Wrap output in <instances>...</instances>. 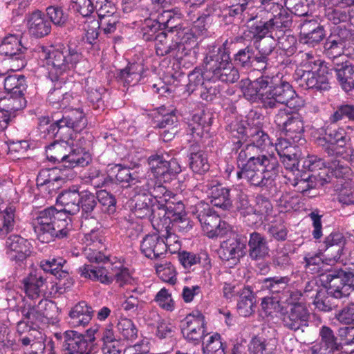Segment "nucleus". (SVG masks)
Returning a JSON list of instances; mask_svg holds the SVG:
<instances>
[{
  "instance_id": "obj_46",
  "label": "nucleus",
  "mask_w": 354,
  "mask_h": 354,
  "mask_svg": "<svg viewBox=\"0 0 354 354\" xmlns=\"http://www.w3.org/2000/svg\"><path fill=\"white\" fill-rule=\"evenodd\" d=\"M267 41H263L259 43L258 49L259 53L255 55L254 53L252 58V64L250 67L254 70L259 71H264L267 68L268 64V56L272 53L274 46L273 44L266 45Z\"/></svg>"
},
{
  "instance_id": "obj_39",
  "label": "nucleus",
  "mask_w": 354,
  "mask_h": 354,
  "mask_svg": "<svg viewBox=\"0 0 354 354\" xmlns=\"http://www.w3.org/2000/svg\"><path fill=\"white\" fill-rule=\"evenodd\" d=\"M178 261L184 268L190 270L192 267L200 264L205 270H209L212 268L211 259L206 252L196 254L185 250L178 252Z\"/></svg>"
},
{
  "instance_id": "obj_32",
  "label": "nucleus",
  "mask_w": 354,
  "mask_h": 354,
  "mask_svg": "<svg viewBox=\"0 0 354 354\" xmlns=\"http://www.w3.org/2000/svg\"><path fill=\"white\" fill-rule=\"evenodd\" d=\"M84 88L90 106L95 110H103L105 106L103 95L106 88L91 77L86 79Z\"/></svg>"
},
{
  "instance_id": "obj_41",
  "label": "nucleus",
  "mask_w": 354,
  "mask_h": 354,
  "mask_svg": "<svg viewBox=\"0 0 354 354\" xmlns=\"http://www.w3.org/2000/svg\"><path fill=\"white\" fill-rule=\"evenodd\" d=\"M255 297L252 290L247 286L242 288L239 292V299L237 303L239 314L243 317H249L254 312Z\"/></svg>"
},
{
  "instance_id": "obj_9",
  "label": "nucleus",
  "mask_w": 354,
  "mask_h": 354,
  "mask_svg": "<svg viewBox=\"0 0 354 354\" xmlns=\"http://www.w3.org/2000/svg\"><path fill=\"white\" fill-rule=\"evenodd\" d=\"M266 82H268L266 90V97L263 98V107L274 109L277 104H286L290 106V100L297 95L295 91L290 84L283 79L281 73H278L273 76H266Z\"/></svg>"
},
{
  "instance_id": "obj_31",
  "label": "nucleus",
  "mask_w": 354,
  "mask_h": 354,
  "mask_svg": "<svg viewBox=\"0 0 354 354\" xmlns=\"http://www.w3.org/2000/svg\"><path fill=\"white\" fill-rule=\"evenodd\" d=\"M165 244L164 239H160L159 233L146 235L141 243L140 250L145 256L151 259L161 258L165 254Z\"/></svg>"
},
{
  "instance_id": "obj_20",
  "label": "nucleus",
  "mask_w": 354,
  "mask_h": 354,
  "mask_svg": "<svg viewBox=\"0 0 354 354\" xmlns=\"http://www.w3.org/2000/svg\"><path fill=\"white\" fill-rule=\"evenodd\" d=\"M150 187V185L146 183L133 188V212L137 218H144L151 216L152 219L154 214H158V210L154 209L151 196L149 194Z\"/></svg>"
},
{
  "instance_id": "obj_16",
  "label": "nucleus",
  "mask_w": 354,
  "mask_h": 354,
  "mask_svg": "<svg viewBox=\"0 0 354 354\" xmlns=\"http://www.w3.org/2000/svg\"><path fill=\"white\" fill-rule=\"evenodd\" d=\"M333 125L326 121L322 128L324 136L318 139L319 145L329 156L338 154V147H344L351 142V138L344 127H333Z\"/></svg>"
},
{
  "instance_id": "obj_3",
  "label": "nucleus",
  "mask_w": 354,
  "mask_h": 354,
  "mask_svg": "<svg viewBox=\"0 0 354 354\" xmlns=\"http://www.w3.org/2000/svg\"><path fill=\"white\" fill-rule=\"evenodd\" d=\"M70 221L64 211L50 206L34 214L32 225L37 239L41 243H49L68 236Z\"/></svg>"
},
{
  "instance_id": "obj_15",
  "label": "nucleus",
  "mask_w": 354,
  "mask_h": 354,
  "mask_svg": "<svg viewBox=\"0 0 354 354\" xmlns=\"http://www.w3.org/2000/svg\"><path fill=\"white\" fill-rule=\"evenodd\" d=\"M280 319L283 326L291 331H304L309 325L310 314L305 304H295L288 307H281Z\"/></svg>"
},
{
  "instance_id": "obj_34",
  "label": "nucleus",
  "mask_w": 354,
  "mask_h": 354,
  "mask_svg": "<svg viewBox=\"0 0 354 354\" xmlns=\"http://www.w3.org/2000/svg\"><path fill=\"white\" fill-rule=\"evenodd\" d=\"M93 310L86 301H81L70 310L69 324L72 327L86 326L93 317Z\"/></svg>"
},
{
  "instance_id": "obj_61",
  "label": "nucleus",
  "mask_w": 354,
  "mask_h": 354,
  "mask_svg": "<svg viewBox=\"0 0 354 354\" xmlns=\"http://www.w3.org/2000/svg\"><path fill=\"white\" fill-rule=\"evenodd\" d=\"M50 119L48 117H42L39 118V129L41 132L44 133V138L52 139L57 137L59 133L62 134V131L64 129L63 127H61L59 119L45 127L44 125H48Z\"/></svg>"
},
{
  "instance_id": "obj_53",
  "label": "nucleus",
  "mask_w": 354,
  "mask_h": 354,
  "mask_svg": "<svg viewBox=\"0 0 354 354\" xmlns=\"http://www.w3.org/2000/svg\"><path fill=\"white\" fill-rule=\"evenodd\" d=\"M336 75L343 90L348 92L354 88V66H343L336 70Z\"/></svg>"
},
{
  "instance_id": "obj_17",
  "label": "nucleus",
  "mask_w": 354,
  "mask_h": 354,
  "mask_svg": "<svg viewBox=\"0 0 354 354\" xmlns=\"http://www.w3.org/2000/svg\"><path fill=\"white\" fill-rule=\"evenodd\" d=\"M6 180L0 176V213L1 225L0 236H5L12 232L16 224L17 202L10 201L8 195L11 189L4 188Z\"/></svg>"
},
{
  "instance_id": "obj_47",
  "label": "nucleus",
  "mask_w": 354,
  "mask_h": 354,
  "mask_svg": "<svg viewBox=\"0 0 354 354\" xmlns=\"http://www.w3.org/2000/svg\"><path fill=\"white\" fill-rule=\"evenodd\" d=\"M45 280L42 277L35 274H29L23 279L24 290L26 295L30 299L35 300L40 297L41 288L44 285Z\"/></svg>"
},
{
  "instance_id": "obj_7",
  "label": "nucleus",
  "mask_w": 354,
  "mask_h": 354,
  "mask_svg": "<svg viewBox=\"0 0 354 354\" xmlns=\"http://www.w3.org/2000/svg\"><path fill=\"white\" fill-rule=\"evenodd\" d=\"M188 212L200 222L203 231L207 237L214 239L221 237L230 231V226L221 219L208 203L193 197L187 201Z\"/></svg>"
},
{
  "instance_id": "obj_54",
  "label": "nucleus",
  "mask_w": 354,
  "mask_h": 354,
  "mask_svg": "<svg viewBox=\"0 0 354 354\" xmlns=\"http://www.w3.org/2000/svg\"><path fill=\"white\" fill-rule=\"evenodd\" d=\"M117 329L124 339L133 341L138 337V328L131 319L121 317L117 324Z\"/></svg>"
},
{
  "instance_id": "obj_30",
  "label": "nucleus",
  "mask_w": 354,
  "mask_h": 354,
  "mask_svg": "<svg viewBox=\"0 0 354 354\" xmlns=\"http://www.w3.org/2000/svg\"><path fill=\"white\" fill-rule=\"evenodd\" d=\"M212 122V117L208 113L202 111L196 113L188 124L187 133L196 141L200 142L208 134Z\"/></svg>"
},
{
  "instance_id": "obj_33",
  "label": "nucleus",
  "mask_w": 354,
  "mask_h": 354,
  "mask_svg": "<svg viewBox=\"0 0 354 354\" xmlns=\"http://www.w3.org/2000/svg\"><path fill=\"white\" fill-rule=\"evenodd\" d=\"M248 254L252 260H263L269 256L270 248L266 237L257 232L250 234Z\"/></svg>"
},
{
  "instance_id": "obj_18",
  "label": "nucleus",
  "mask_w": 354,
  "mask_h": 354,
  "mask_svg": "<svg viewBox=\"0 0 354 354\" xmlns=\"http://www.w3.org/2000/svg\"><path fill=\"white\" fill-rule=\"evenodd\" d=\"M149 171L160 183L170 182L181 171L176 160H166L162 155L154 154L148 158Z\"/></svg>"
},
{
  "instance_id": "obj_45",
  "label": "nucleus",
  "mask_w": 354,
  "mask_h": 354,
  "mask_svg": "<svg viewBox=\"0 0 354 354\" xmlns=\"http://www.w3.org/2000/svg\"><path fill=\"white\" fill-rule=\"evenodd\" d=\"M66 260L63 258H49L41 261L40 267L46 272H49L56 277L57 279L61 280L68 278V272L63 270L64 264Z\"/></svg>"
},
{
  "instance_id": "obj_19",
  "label": "nucleus",
  "mask_w": 354,
  "mask_h": 354,
  "mask_svg": "<svg viewBox=\"0 0 354 354\" xmlns=\"http://www.w3.org/2000/svg\"><path fill=\"white\" fill-rule=\"evenodd\" d=\"M149 30L157 32L155 36L156 51L158 56L170 55L177 58L183 57V51L185 47L183 44L172 41L169 44L167 40L166 30H169L168 24H151L147 27Z\"/></svg>"
},
{
  "instance_id": "obj_36",
  "label": "nucleus",
  "mask_w": 354,
  "mask_h": 354,
  "mask_svg": "<svg viewBox=\"0 0 354 354\" xmlns=\"http://www.w3.org/2000/svg\"><path fill=\"white\" fill-rule=\"evenodd\" d=\"M109 177L111 180H115L118 183H127V187H134L140 185L143 178H140L136 173H131L129 167H124L121 165H115L113 166L109 174Z\"/></svg>"
},
{
  "instance_id": "obj_52",
  "label": "nucleus",
  "mask_w": 354,
  "mask_h": 354,
  "mask_svg": "<svg viewBox=\"0 0 354 354\" xmlns=\"http://www.w3.org/2000/svg\"><path fill=\"white\" fill-rule=\"evenodd\" d=\"M80 196V206L82 216L93 218V212L97 205V196L88 190L82 191Z\"/></svg>"
},
{
  "instance_id": "obj_48",
  "label": "nucleus",
  "mask_w": 354,
  "mask_h": 354,
  "mask_svg": "<svg viewBox=\"0 0 354 354\" xmlns=\"http://www.w3.org/2000/svg\"><path fill=\"white\" fill-rule=\"evenodd\" d=\"M273 212L271 201L263 195H257L255 205L253 206L252 215L261 221H268Z\"/></svg>"
},
{
  "instance_id": "obj_1",
  "label": "nucleus",
  "mask_w": 354,
  "mask_h": 354,
  "mask_svg": "<svg viewBox=\"0 0 354 354\" xmlns=\"http://www.w3.org/2000/svg\"><path fill=\"white\" fill-rule=\"evenodd\" d=\"M239 72L230 62V52L219 48L217 53L207 55L204 59L203 68H195L188 75L187 90L193 93L198 86L201 88L205 82L221 80L225 83H234L239 79Z\"/></svg>"
},
{
  "instance_id": "obj_26",
  "label": "nucleus",
  "mask_w": 354,
  "mask_h": 354,
  "mask_svg": "<svg viewBox=\"0 0 354 354\" xmlns=\"http://www.w3.org/2000/svg\"><path fill=\"white\" fill-rule=\"evenodd\" d=\"M347 283L346 292L342 299L345 306L335 315V318L342 324H354V272Z\"/></svg>"
},
{
  "instance_id": "obj_24",
  "label": "nucleus",
  "mask_w": 354,
  "mask_h": 354,
  "mask_svg": "<svg viewBox=\"0 0 354 354\" xmlns=\"http://www.w3.org/2000/svg\"><path fill=\"white\" fill-rule=\"evenodd\" d=\"M276 350V339L254 336L250 339L247 350L242 345H235L232 354H275Z\"/></svg>"
},
{
  "instance_id": "obj_14",
  "label": "nucleus",
  "mask_w": 354,
  "mask_h": 354,
  "mask_svg": "<svg viewBox=\"0 0 354 354\" xmlns=\"http://www.w3.org/2000/svg\"><path fill=\"white\" fill-rule=\"evenodd\" d=\"M3 84L8 95V103L6 104L7 108L12 111L25 108L27 103L25 93L28 87L25 76L18 74L9 75L4 78Z\"/></svg>"
},
{
  "instance_id": "obj_64",
  "label": "nucleus",
  "mask_w": 354,
  "mask_h": 354,
  "mask_svg": "<svg viewBox=\"0 0 354 354\" xmlns=\"http://www.w3.org/2000/svg\"><path fill=\"white\" fill-rule=\"evenodd\" d=\"M203 354H225L220 334L216 333L211 335L203 347Z\"/></svg>"
},
{
  "instance_id": "obj_55",
  "label": "nucleus",
  "mask_w": 354,
  "mask_h": 354,
  "mask_svg": "<svg viewBox=\"0 0 354 354\" xmlns=\"http://www.w3.org/2000/svg\"><path fill=\"white\" fill-rule=\"evenodd\" d=\"M250 145H254V149L260 151H268L273 147L272 142L269 136L263 131L255 129L250 134Z\"/></svg>"
},
{
  "instance_id": "obj_38",
  "label": "nucleus",
  "mask_w": 354,
  "mask_h": 354,
  "mask_svg": "<svg viewBox=\"0 0 354 354\" xmlns=\"http://www.w3.org/2000/svg\"><path fill=\"white\" fill-rule=\"evenodd\" d=\"M208 194L212 205L223 210L229 209L232 206L230 198V189L221 184L211 185Z\"/></svg>"
},
{
  "instance_id": "obj_6",
  "label": "nucleus",
  "mask_w": 354,
  "mask_h": 354,
  "mask_svg": "<svg viewBox=\"0 0 354 354\" xmlns=\"http://www.w3.org/2000/svg\"><path fill=\"white\" fill-rule=\"evenodd\" d=\"M353 272L341 268L330 271L326 274V288H317L314 299L316 308L324 312H329L337 306L334 299L341 300L346 292L348 279Z\"/></svg>"
},
{
  "instance_id": "obj_12",
  "label": "nucleus",
  "mask_w": 354,
  "mask_h": 354,
  "mask_svg": "<svg viewBox=\"0 0 354 354\" xmlns=\"http://www.w3.org/2000/svg\"><path fill=\"white\" fill-rule=\"evenodd\" d=\"M95 330H88L86 334L68 330L63 333L64 354H91L95 346Z\"/></svg>"
},
{
  "instance_id": "obj_28",
  "label": "nucleus",
  "mask_w": 354,
  "mask_h": 354,
  "mask_svg": "<svg viewBox=\"0 0 354 354\" xmlns=\"http://www.w3.org/2000/svg\"><path fill=\"white\" fill-rule=\"evenodd\" d=\"M267 85L266 76H261L254 81H242L241 90L245 99L252 102H260L263 106Z\"/></svg>"
},
{
  "instance_id": "obj_58",
  "label": "nucleus",
  "mask_w": 354,
  "mask_h": 354,
  "mask_svg": "<svg viewBox=\"0 0 354 354\" xmlns=\"http://www.w3.org/2000/svg\"><path fill=\"white\" fill-rule=\"evenodd\" d=\"M328 171H330L331 176L337 179L344 180V183H350L352 175V170L347 165L339 160H334L328 164Z\"/></svg>"
},
{
  "instance_id": "obj_51",
  "label": "nucleus",
  "mask_w": 354,
  "mask_h": 354,
  "mask_svg": "<svg viewBox=\"0 0 354 354\" xmlns=\"http://www.w3.org/2000/svg\"><path fill=\"white\" fill-rule=\"evenodd\" d=\"M72 98V95L62 88H54L48 92L47 100L55 109H60L66 107Z\"/></svg>"
},
{
  "instance_id": "obj_21",
  "label": "nucleus",
  "mask_w": 354,
  "mask_h": 354,
  "mask_svg": "<svg viewBox=\"0 0 354 354\" xmlns=\"http://www.w3.org/2000/svg\"><path fill=\"white\" fill-rule=\"evenodd\" d=\"M26 50L27 48L21 45V41L14 35L6 37L0 44V55L11 59L13 71H19L26 66Z\"/></svg>"
},
{
  "instance_id": "obj_29",
  "label": "nucleus",
  "mask_w": 354,
  "mask_h": 354,
  "mask_svg": "<svg viewBox=\"0 0 354 354\" xmlns=\"http://www.w3.org/2000/svg\"><path fill=\"white\" fill-rule=\"evenodd\" d=\"M79 185H73L68 189L64 190L57 197V203L60 204L67 215H75L80 210V200H81Z\"/></svg>"
},
{
  "instance_id": "obj_22",
  "label": "nucleus",
  "mask_w": 354,
  "mask_h": 354,
  "mask_svg": "<svg viewBox=\"0 0 354 354\" xmlns=\"http://www.w3.org/2000/svg\"><path fill=\"white\" fill-rule=\"evenodd\" d=\"M55 308V302L46 299H41L37 305L25 304L20 308L19 310L22 317L38 328L39 324L47 323L53 317L50 311Z\"/></svg>"
},
{
  "instance_id": "obj_49",
  "label": "nucleus",
  "mask_w": 354,
  "mask_h": 354,
  "mask_svg": "<svg viewBox=\"0 0 354 354\" xmlns=\"http://www.w3.org/2000/svg\"><path fill=\"white\" fill-rule=\"evenodd\" d=\"M91 160L90 155L84 152L82 149H73L71 147L64 163V167L73 168L77 166H86Z\"/></svg>"
},
{
  "instance_id": "obj_27",
  "label": "nucleus",
  "mask_w": 354,
  "mask_h": 354,
  "mask_svg": "<svg viewBox=\"0 0 354 354\" xmlns=\"http://www.w3.org/2000/svg\"><path fill=\"white\" fill-rule=\"evenodd\" d=\"M245 245L237 236L230 237L221 243L218 255L221 259L225 261H232L236 264L244 254Z\"/></svg>"
},
{
  "instance_id": "obj_5",
  "label": "nucleus",
  "mask_w": 354,
  "mask_h": 354,
  "mask_svg": "<svg viewBox=\"0 0 354 354\" xmlns=\"http://www.w3.org/2000/svg\"><path fill=\"white\" fill-rule=\"evenodd\" d=\"M279 164L277 157L262 154V158L238 169L237 179H244L251 186L263 187L272 184L278 176Z\"/></svg>"
},
{
  "instance_id": "obj_40",
  "label": "nucleus",
  "mask_w": 354,
  "mask_h": 354,
  "mask_svg": "<svg viewBox=\"0 0 354 354\" xmlns=\"http://www.w3.org/2000/svg\"><path fill=\"white\" fill-rule=\"evenodd\" d=\"M46 147V157L49 161L55 162H64L68 152L71 150V142L64 140L61 137Z\"/></svg>"
},
{
  "instance_id": "obj_60",
  "label": "nucleus",
  "mask_w": 354,
  "mask_h": 354,
  "mask_svg": "<svg viewBox=\"0 0 354 354\" xmlns=\"http://www.w3.org/2000/svg\"><path fill=\"white\" fill-rule=\"evenodd\" d=\"M326 36V32L322 26H317L308 31L301 30L300 39L304 44L314 46L322 41Z\"/></svg>"
},
{
  "instance_id": "obj_2",
  "label": "nucleus",
  "mask_w": 354,
  "mask_h": 354,
  "mask_svg": "<svg viewBox=\"0 0 354 354\" xmlns=\"http://www.w3.org/2000/svg\"><path fill=\"white\" fill-rule=\"evenodd\" d=\"M80 44L78 40H70L66 45L58 44L49 47L38 46L39 57L46 61L48 76L52 82L63 80L62 76L73 71L82 59Z\"/></svg>"
},
{
  "instance_id": "obj_8",
  "label": "nucleus",
  "mask_w": 354,
  "mask_h": 354,
  "mask_svg": "<svg viewBox=\"0 0 354 354\" xmlns=\"http://www.w3.org/2000/svg\"><path fill=\"white\" fill-rule=\"evenodd\" d=\"M185 205L180 200L176 203H169L164 212L154 214L151 219V225L158 230L162 231L167 228L178 230L180 232H186L192 227V222L187 217Z\"/></svg>"
},
{
  "instance_id": "obj_57",
  "label": "nucleus",
  "mask_w": 354,
  "mask_h": 354,
  "mask_svg": "<svg viewBox=\"0 0 354 354\" xmlns=\"http://www.w3.org/2000/svg\"><path fill=\"white\" fill-rule=\"evenodd\" d=\"M277 206L280 212H288L300 209V198L291 193H284L277 200Z\"/></svg>"
},
{
  "instance_id": "obj_10",
  "label": "nucleus",
  "mask_w": 354,
  "mask_h": 354,
  "mask_svg": "<svg viewBox=\"0 0 354 354\" xmlns=\"http://www.w3.org/2000/svg\"><path fill=\"white\" fill-rule=\"evenodd\" d=\"M230 142L232 153L236 154V164L238 169L262 158V155L258 154L254 145L249 144L244 145L247 137V131L243 125L239 122L231 124Z\"/></svg>"
},
{
  "instance_id": "obj_44",
  "label": "nucleus",
  "mask_w": 354,
  "mask_h": 354,
  "mask_svg": "<svg viewBox=\"0 0 354 354\" xmlns=\"http://www.w3.org/2000/svg\"><path fill=\"white\" fill-rule=\"evenodd\" d=\"M189 165L191 170L197 174L203 175L207 172L210 167L207 153L203 150L192 151L189 155Z\"/></svg>"
},
{
  "instance_id": "obj_59",
  "label": "nucleus",
  "mask_w": 354,
  "mask_h": 354,
  "mask_svg": "<svg viewBox=\"0 0 354 354\" xmlns=\"http://www.w3.org/2000/svg\"><path fill=\"white\" fill-rule=\"evenodd\" d=\"M111 283L115 281L119 286H123L131 281V275L128 268L124 267L121 262L110 265Z\"/></svg>"
},
{
  "instance_id": "obj_50",
  "label": "nucleus",
  "mask_w": 354,
  "mask_h": 354,
  "mask_svg": "<svg viewBox=\"0 0 354 354\" xmlns=\"http://www.w3.org/2000/svg\"><path fill=\"white\" fill-rule=\"evenodd\" d=\"M348 119L354 121V106L348 104H342L333 109V113L328 116L326 122L330 124H335L338 122Z\"/></svg>"
},
{
  "instance_id": "obj_63",
  "label": "nucleus",
  "mask_w": 354,
  "mask_h": 354,
  "mask_svg": "<svg viewBox=\"0 0 354 354\" xmlns=\"http://www.w3.org/2000/svg\"><path fill=\"white\" fill-rule=\"evenodd\" d=\"M322 342L324 343L326 348H323L319 345L323 350L322 353L326 354V350H329L328 353L333 351H338L339 345L337 342V337L335 336L333 330L328 327L324 326L319 331Z\"/></svg>"
},
{
  "instance_id": "obj_25",
  "label": "nucleus",
  "mask_w": 354,
  "mask_h": 354,
  "mask_svg": "<svg viewBox=\"0 0 354 354\" xmlns=\"http://www.w3.org/2000/svg\"><path fill=\"white\" fill-rule=\"evenodd\" d=\"M142 183H148L150 185L149 194L151 196V200L155 199L158 202L157 209L158 212H164L169 203H176V195L168 190L162 183L156 182L154 183L152 179L143 178Z\"/></svg>"
},
{
  "instance_id": "obj_35",
  "label": "nucleus",
  "mask_w": 354,
  "mask_h": 354,
  "mask_svg": "<svg viewBox=\"0 0 354 354\" xmlns=\"http://www.w3.org/2000/svg\"><path fill=\"white\" fill-rule=\"evenodd\" d=\"M290 280V277L288 275L266 277L261 281V288L280 301L282 296L288 292Z\"/></svg>"
},
{
  "instance_id": "obj_4",
  "label": "nucleus",
  "mask_w": 354,
  "mask_h": 354,
  "mask_svg": "<svg viewBox=\"0 0 354 354\" xmlns=\"http://www.w3.org/2000/svg\"><path fill=\"white\" fill-rule=\"evenodd\" d=\"M302 73L297 80L299 86L304 89L319 91H328L330 88L328 75L329 68L324 61L311 53H304L300 62Z\"/></svg>"
},
{
  "instance_id": "obj_62",
  "label": "nucleus",
  "mask_w": 354,
  "mask_h": 354,
  "mask_svg": "<svg viewBox=\"0 0 354 354\" xmlns=\"http://www.w3.org/2000/svg\"><path fill=\"white\" fill-rule=\"evenodd\" d=\"M153 229L159 233L160 239H164L165 244V253L169 250L171 254L176 253L180 248V242L178 241V236L171 232L172 228H167L165 230H158V228L152 225Z\"/></svg>"
},
{
  "instance_id": "obj_11",
  "label": "nucleus",
  "mask_w": 354,
  "mask_h": 354,
  "mask_svg": "<svg viewBox=\"0 0 354 354\" xmlns=\"http://www.w3.org/2000/svg\"><path fill=\"white\" fill-rule=\"evenodd\" d=\"M276 125L284 132L285 136L292 140L293 143L305 141L304 125L301 116L288 109H279L274 116Z\"/></svg>"
},
{
  "instance_id": "obj_37",
  "label": "nucleus",
  "mask_w": 354,
  "mask_h": 354,
  "mask_svg": "<svg viewBox=\"0 0 354 354\" xmlns=\"http://www.w3.org/2000/svg\"><path fill=\"white\" fill-rule=\"evenodd\" d=\"M61 127L68 128L75 132H81L87 125V119L82 109H73L63 114L59 119Z\"/></svg>"
},
{
  "instance_id": "obj_56",
  "label": "nucleus",
  "mask_w": 354,
  "mask_h": 354,
  "mask_svg": "<svg viewBox=\"0 0 354 354\" xmlns=\"http://www.w3.org/2000/svg\"><path fill=\"white\" fill-rule=\"evenodd\" d=\"M155 268L161 281L170 285L176 284L177 281V272L175 267L170 262L156 264Z\"/></svg>"
},
{
  "instance_id": "obj_42",
  "label": "nucleus",
  "mask_w": 354,
  "mask_h": 354,
  "mask_svg": "<svg viewBox=\"0 0 354 354\" xmlns=\"http://www.w3.org/2000/svg\"><path fill=\"white\" fill-rule=\"evenodd\" d=\"M178 29V26L170 27L168 32H177L178 38L180 39V41L178 44H183L185 49L183 51V57L190 54L192 49L197 44L196 28L194 27L190 29L183 28L182 30Z\"/></svg>"
},
{
  "instance_id": "obj_23",
  "label": "nucleus",
  "mask_w": 354,
  "mask_h": 354,
  "mask_svg": "<svg viewBox=\"0 0 354 354\" xmlns=\"http://www.w3.org/2000/svg\"><path fill=\"white\" fill-rule=\"evenodd\" d=\"M32 246L27 239L19 235H10L6 241L8 259L17 266H22L32 253Z\"/></svg>"
},
{
  "instance_id": "obj_13",
  "label": "nucleus",
  "mask_w": 354,
  "mask_h": 354,
  "mask_svg": "<svg viewBox=\"0 0 354 354\" xmlns=\"http://www.w3.org/2000/svg\"><path fill=\"white\" fill-rule=\"evenodd\" d=\"M180 328L183 338L189 343L198 345L209 335L204 315L194 310L180 321Z\"/></svg>"
},
{
  "instance_id": "obj_43",
  "label": "nucleus",
  "mask_w": 354,
  "mask_h": 354,
  "mask_svg": "<svg viewBox=\"0 0 354 354\" xmlns=\"http://www.w3.org/2000/svg\"><path fill=\"white\" fill-rule=\"evenodd\" d=\"M23 319L17 322V333L19 335V341L23 346H28L34 338H37V335L41 336L40 332L37 329L34 324L22 317ZM41 339V337H40Z\"/></svg>"
}]
</instances>
